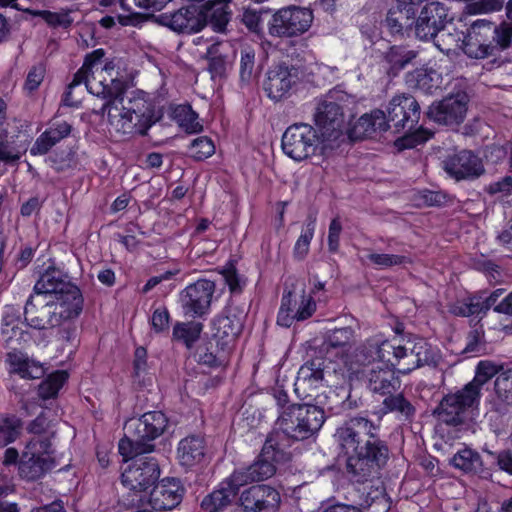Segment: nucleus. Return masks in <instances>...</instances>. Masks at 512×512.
Here are the masks:
<instances>
[{"mask_svg": "<svg viewBox=\"0 0 512 512\" xmlns=\"http://www.w3.org/2000/svg\"><path fill=\"white\" fill-rule=\"evenodd\" d=\"M380 422L354 416L337 428L334 437L347 455V471L352 480L364 483L379 475L389 460V447L378 437Z\"/></svg>", "mask_w": 512, "mask_h": 512, "instance_id": "obj_1", "label": "nucleus"}, {"mask_svg": "<svg viewBox=\"0 0 512 512\" xmlns=\"http://www.w3.org/2000/svg\"><path fill=\"white\" fill-rule=\"evenodd\" d=\"M406 343L400 344L397 339H386L383 335H375L361 346L340 357L334 373L344 382L352 384L361 377L365 367L374 361L385 364V367L396 370L397 366L405 367Z\"/></svg>", "mask_w": 512, "mask_h": 512, "instance_id": "obj_2", "label": "nucleus"}, {"mask_svg": "<svg viewBox=\"0 0 512 512\" xmlns=\"http://www.w3.org/2000/svg\"><path fill=\"white\" fill-rule=\"evenodd\" d=\"M122 61L113 59L106 62L103 71L110 76V83H105L107 93L105 96H98L105 99L97 114H108L109 132L116 141H124L127 134L128 108L124 105V97L127 89V80L119 76L118 70Z\"/></svg>", "mask_w": 512, "mask_h": 512, "instance_id": "obj_3", "label": "nucleus"}, {"mask_svg": "<svg viewBox=\"0 0 512 512\" xmlns=\"http://www.w3.org/2000/svg\"><path fill=\"white\" fill-rule=\"evenodd\" d=\"M482 393L474 384L445 395L435 413L440 421L449 425H460L474 421L479 415Z\"/></svg>", "mask_w": 512, "mask_h": 512, "instance_id": "obj_4", "label": "nucleus"}, {"mask_svg": "<svg viewBox=\"0 0 512 512\" xmlns=\"http://www.w3.org/2000/svg\"><path fill=\"white\" fill-rule=\"evenodd\" d=\"M32 294L37 297L53 294L55 302L62 303L64 301L69 308L79 312L83 310L84 299L81 290L71 281L67 272L53 264L40 274Z\"/></svg>", "mask_w": 512, "mask_h": 512, "instance_id": "obj_5", "label": "nucleus"}, {"mask_svg": "<svg viewBox=\"0 0 512 512\" xmlns=\"http://www.w3.org/2000/svg\"><path fill=\"white\" fill-rule=\"evenodd\" d=\"M324 421V411L318 406L293 404L281 412L277 425L286 436L304 440L319 431Z\"/></svg>", "mask_w": 512, "mask_h": 512, "instance_id": "obj_6", "label": "nucleus"}, {"mask_svg": "<svg viewBox=\"0 0 512 512\" xmlns=\"http://www.w3.org/2000/svg\"><path fill=\"white\" fill-rule=\"evenodd\" d=\"M81 312L69 308L65 302H43L35 294H30L23 309L24 323L26 326L44 330L54 328L64 319H76Z\"/></svg>", "mask_w": 512, "mask_h": 512, "instance_id": "obj_7", "label": "nucleus"}, {"mask_svg": "<svg viewBox=\"0 0 512 512\" xmlns=\"http://www.w3.org/2000/svg\"><path fill=\"white\" fill-rule=\"evenodd\" d=\"M287 453L278 446L273 435L265 441L257 459L248 467L235 470L232 481L241 488L252 482H261L271 478L276 473L275 464L287 460Z\"/></svg>", "mask_w": 512, "mask_h": 512, "instance_id": "obj_8", "label": "nucleus"}, {"mask_svg": "<svg viewBox=\"0 0 512 512\" xmlns=\"http://www.w3.org/2000/svg\"><path fill=\"white\" fill-rule=\"evenodd\" d=\"M133 423V438H130V454H149L154 451L153 441L160 437L168 426V418L161 411H149Z\"/></svg>", "mask_w": 512, "mask_h": 512, "instance_id": "obj_9", "label": "nucleus"}, {"mask_svg": "<svg viewBox=\"0 0 512 512\" xmlns=\"http://www.w3.org/2000/svg\"><path fill=\"white\" fill-rule=\"evenodd\" d=\"M312 10L289 6L276 11L267 23L270 36L276 38L297 37L309 30L313 23Z\"/></svg>", "mask_w": 512, "mask_h": 512, "instance_id": "obj_10", "label": "nucleus"}, {"mask_svg": "<svg viewBox=\"0 0 512 512\" xmlns=\"http://www.w3.org/2000/svg\"><path fill=\"white\" fill-rule=\"evenodd\" d=\"M160 477V467L154 457L130 454V502L146 500L150 489Z\"/></svg>", "mask_w": 512, "mask_h": 512, "instance_id": "obj_11", "label": "nucleus"}, {"mask_svg": "<svg viewBox=\"0 0 512 512\" xmlns=\"http://www.w3.org/2000/svg\"><path fill=\"white\" fill-rule=\"evenodd\" d=\"M319 137L309 124L298 123L289 126L282 136V150L295 161L305 160L316 153Z\"/></svg>", "mask_w": 512, "mask_h": 512, "instance_id": "obj_12", "label": "nucleus"}, {"mask_svg": "<svg viewBox=\"0 0 512 512\" xmlns=\"http://www.w3.org/2000/svg\"><path fill=\"white\" fill-rule=\"evenodd\" d=\"M316 309V299H313L311 295H306L305 290L298 297L292 291L285 292L281 298L277 324L289 328L295 322H302L311 318Z\"/></svg>", "mask_w": 512, "mask_h": 512, "instance_id": "obj_13", "label": "nucleus"}, {"mask_svg": "<svg viewBox=\"0 0 512 512\" xmlns=\"http://www.w3.org/2000/svg\"><path fill=\"white\" fill-rule=\"evenodd\" d=\"M214 292L215 283L208 279H199L186 286L179 294L183 313L194 318L207 314Z\"/></svg>", "mask_w": 512, "mask_h": 512, "instance_id": "obj_14", "label": "nucleus"}, {"mask_svg": "<svg viewBox=\"0 0 512 512\" xmlns=\"http://www.w3.org/2000/svg\"><path fill=\"white\" fill-rule=\"evenodd\" d=\"M448 8L439 1H431L424 5L419 16L414 19V32L418 39L430 41L441 32L451 21Z\"/></svg>", "mask_w": 512, "mask_h": 512, "instance_id": "obj_15", "label": "nucleus"}, {"mask_svg": "<svg viewBox=\"0 0 512 512\" xmlns=\"http://www.w3.org/2000/svg\"><path fill=\"white\" fill-rule=\"evenodd\" d=\"M155 96L143 90L130 91V123L134 133L145 135L160 120L161 114L156 110Z\"/></svg>", "mask_w": 512, "mask_h": 512, "instance_id": "obj_16", "label": "nucleus"}, {"mask_svg": "<svg viewBox=\"0 0 512 512\" xmlns=\"http://www.w3.org/2000/svg\"><path fill=\"white\" fill-rule=\"evenodd\" d=\"M492 25L487 19H478L472 23L467 35L461 40V49L465 55L480 60L496 54L497 46L488 41Z\"/></svg>", "mask_w": 512, "mask_h": 512, "instance_id": "obj_17", "label": "nucleus"}, {"mask_svg": "<svg viewBox=\"0 0 512 512\" xmlns=\"http://www.w3.org/2000/svg\"><path fill=\"white\" fill-rule=\"evenodd\" d=\"M245 512H278L281 496L268 485H253L245 489L239 498Z\"/></svg>", "mask_w": 512, "mask_h": 512, "instance_id": "obj_18", "label": "nucleus"}, {"mask_svg": "<svg viewBox=\"0 0 512 512\" xmlns=\"http://www.w3.org/2000/svg\"><path fill=\"white\" fill-rule=\"evenodd\" d=\"M161 22L175 32L190 34L200 31L206 25L207 15L202 8L192 4L162 14Z\"/></svg>", "mask_w": 512, "mask_h": 512, "instance_id": "obj_19", "label": "nucleus"}, {"mask_svg": "<svg viewBox=\"0 0 512 512\" xmlns=\"http://www.w3.org/2000/svg\"><path fill=\"white\" fill-rule=\"evenodd\" d=\"M299 80L300 70L298 68L279 64L267 72L264 89L270 99L279 101L290 94Z\"/></svg>", "mask_w": 512, "mask_h": 512, "instance_id": "obj_20", "label": "nucleus"}, {"mask_svg": "<svg viewBox=\"0 0 512 512\" xmlns=\"http://www.w3.org/2000/svg\"><path fill=\"white\" fill-rule=\"evenodd\" d=\"M242 329V313L232 309L224 310L213 320V339L223 351H231Z\"/></svg>", "mask_w": 512, "mask_h": 512, "instance_id": "obj_21", "label": "nucleus"}, {"mask_svg": "<svg viewBox=\"0 0 512 512\" xmlns=\"http://www.w3.org/2000/svg\"><path fill=\"white\" fill-rule=\"evenodd\" d=\"M467 112V99L463 94H456L444 98L429 107L427 115L433 121L444 124H459L464 120Z\"/></svg>", "mask_w": 512, "mask_h": 512, "instance_id": "obj_22", "label": "nucleus"}, {"mask_svg": "<svg viewBox=\"0 0 512 512\" xmlns=\"http://www.w3.org/2000/svg\"><path fill=\"white\" fill-rule=\"evenodd\" d=\"M326 361L314 358L306 361L298 370L295 392L299 397L311 396V392L325 384Z\"/></svg>", "mask_w": 512, "mask_h": 512, "instance_id": "obj_23", "label": "nucleus"}, {"mask_svg": "<svg viewBox=\"0 0 512 512\" xmlns=\"http://www.w3.org/2000/svg\"><path fill=\"white\" fill-rule=\"evenodd\" d=\"M420 107L411 95H398L392 98L388 106L387 120L394 122L399 129H412L418 122Z\"/></svg>", "mask_w": 512, "mask_h": 512, "instance_id": "obj_24", "label": "nucleus"}, {"mask_svg": "<svg viewBox=\"0 0 512 512\" xmlns=\"http://www.w3.org/2000/svg\"><path fill=\"white\" fill-rule=\"evenodd\" d=\"M183 487L175 478H164L148 493L146 503L154 510H172L180 504Z\"/></svg>", "mask_w": 512, "mask_h": 512, "instance_id": "obj_25", "label": "nucleus"}, {"mask_svg": "<svg viewBox=\"0 0 512 512\" xmlns=\"http://www.w3.org/2000/svg\"><path fill=\"white\" fill-rule=\"evenodd\" d=\"M405 367L397 369L400 374H409L424 365H436L439 360V351L423 338L406 341Z\"/></svg>", "mask_w": 512, "mask_h": 512, "instance_id": "obj_26", "label": "nucleus"}, {"mask_svg": "<svg viewBox=\"0 0 512 512\" xmlns=\"http://www.w3.org/2000/svg\"><path fill=\"white\" fill-rule=\"evenodd\" d=\"M405 367L397 369L400 374H409L424 365H436L439 360V351L423 338L406 341Z\"/></svg>", "mask_w": 512, "mask_h": 512, "instance_id": "obj_27", "label": "nucleus"}, {"mask_svg": "<svg viewBox=\"0 0 512 512\" xmlns=\"http://www.w3.org/2000/svg\"><path fill=\"white\" fill-rule=\"evenodd\" d=\"M314 121L323 136L337 138L344 126V113L338 103L327 98L318 103Z\"/></svg>", "mask_w": 512, "mask_h": 512, "instance_id": "obj_28", "label": "nucleus"}, {"mask_svg": "<svg viewBox=\"0 0 512 512\" xmlns=\"http://www.w3.org/2000/svg\"><path fill=\"white\" fill-rule=\"evenodd\" d=\"M57 466L55 457H44L30 452L25 448L21 452V461L18 467V476L26 482H36Z\"/></svg>", "mask_w": 512, "mask_h": 512, "instance_id": "obj_29", "label": "nucleus"}, {"mask_svg": "<svg viewBox=\"0 0 512 512\" xmlns=\"http://www.w3.org/2000/svg\"><path fill=\"white\" fill-rule=\"evenodd\" d=\"M444 167L446 172L457 180L478 177L484 172L481 159L466 150L448 158Z\"/></svg>", "mask_w": 512, "mask_h": 512, "instance_id": "obj_30", "label": "nucleus"}, {"mask_svg": "<svg viewBox=\"0 0 512 512\" xmlns=\"http://www.w3.org/2000/svg\"><path fill=\"white\" fill-rule=\"evenodd\" d=\"M368 366L365 367V371L358 380L365 378L367 387L372 393L381 396L390 395L400 387V380L392 368L373 367L367 369Z\"/></svg>", "mask_w": 512, "mask_h": 512, "instance_id": "obj_31", "label": "nucleus"}, {"mask_svg": "<svg viewBox=\"0 0 512 512\" xmlns=\"http://www.w3.org/2000/svg\"><path fill=\"white\" fill-rule=\"evenodd\" d=\"M504 293V289L494 290L486 299L480 296H470L459 300L450 306L449 311L456 316L469 317L485 314L496 303Z\"/></svg>", "mask_w": 512, "mask_h": 512, "instance_id": "obj_32", "label": "nucleus"}, {"mask_svg": "<svg viewBox=\"0 0 512 512\" xmlns=\"http://www.w3.org/2000/svg\"><path fill=\"white\" fill-rule=\"evenodd\" d=\"M389 128L387 116L384 111L374 109L363 114L350 128L349 138L353 141L370 137L377 131H386Z\"/></svg>", "mask_w": 512, "mask_h": 512, "instance_id": "obj_33", "label": "nucleus"}, {"mask_svg": "<svg viewBox=\"0 0 512 512\" xmlns=\"http://www.w3.org/2000/svg\"><path fill=\"white\" fill-rule=\"evenodd\" d=\"M73 130V127L67 121H54L50 127L46 129L35 140L30 149L32 155H45L52 147L61 140L67 138Z\"/></svg>", "mask_w": 512, "mask_h": 512, "instance_id": "obj_34", "label": "nucleus"}, {"mask_svg": "<svg viewBox=\"0 0 512 512\" xmlns=\"http://www.w3.org/2000/svg\"><path fill=\"white\" fill-rule=\"evenodd\" d=\"M239 489V486H235V482L232 481V475H230L219 483L216 489L203 498L201 507L208 512H217L232 501Z\"/></svg>", "mask_w": 512, "mask_h": 512, "instance_id": "obj_35", "label": "nucleus"}, {"mask_svg": "<svg viewBox=\"0 0 512 512\" xmlns=\"http://www.w3.org/2000/svg\"><path fill=\"white\" fill-rule=\"evenodd\" d=\"M205 451V441L202 437L188 436L178 443L179 463L187 468L199 465L204 460Z\"/></svg>", "mask_w": 512, "mask_h": 512, "instance_id": "obj_36", "label": "nucleus"}, {"mask_svg": "<svg viewBox=\"0 0 512 512\" xmlns=\"http://www.w3.org/2000/svg\"><path fill=\"white\" fill-rule=\"evenodd\" d=\"M493 408L501 414L512 409V368L500 372L494 383Z\"/></svg>", "mask_w": 512, "mask_h": 512, "instance_id": "obj_37", "label": "nucleus"}, {"mask_svg": "<svg viewBox=\"0 0 512 512\" xmlns=\"http://www.w3.org/2000/svg\"><path fill=\"white\" fill-rule=\"evenodd\" d=\"M170 117L187 134H197L203 130L198 113L189 104L174 106Z\"/></svg>", "mask_w": 512, "mask_h": 512, "instance_id": "obj_38", "label": "nucleus"}, {"mask_svg": "<svg viewBox=\"0 0 512 512\" xmlns=\"http://www.w3.org/2000/svg\"><path fill=\"white\" fill-rule=\"evenodd\" d=\"M451 465L467 474H480L483 472V461L480 454L470 448L459 449L450 461Z\"/></svg>", "mask_w": 512, "mask_h": 512, "instance_id": "obj_39", "label": "nucleus"}, {"mask_svg": "<svg viewBox=\"0 0 512 512\" xmlns=\"http://www.w3.org/2000/svg\"><path fill=\"white\" fill-rule=\"evenodd\" d=\"M23 424L16 414L0 412V448L13 444L21 437Z\"/></svg>", "mask_w": 512, "mask_h": 512, "instance_id": "obj_40", "label": "nucleus"}, {"mask_svg": "<svg viewBox=\"0 0 512 512\" xmlns=\"http://www.w3.org/2000/svg\"><path fill=\"white\" fill-rule=\"evenodd\" d=\"M230 352L223 351L221 346H217V342L207 341L197 347L196 357L200 364L208 367H219L224 364Z\"/></svg>", "mask_w": 512, "mask_h": 512, "instance_id": "obj_41", "label": "nucleus"}, {"mask_svg": "<svg viewBox=\"0 0 512 512\" xmlns=\"http://www.w3.org/2000/svg\"><path fill=\"white\" fill-rule=\"evenodd\" d=\"M209 19V24L216 32H224L229 22V11L227 1H207L202 8Z\"/></svg>", "mask_w": 512, "mask_h": 512, "instance_id": "obj_42", "label": "nucleus"}, {"mask_svg": "<svg viewBox=\"0 0 512 512\" xmlns=\"http://www.w3.org/2000/svg\"><path fill=\"white\" fill-rule=\"evenodd\" d=\"M22 315L20 308L14 305H6L2 313L1 335L5 341L9 342L17 334H21L19 324L22 322Z\"/></svg>", "mask_w": 512, "mask_h": 512, "instance_id": "obj_43", "label": "nucleus"}, {"mask_svg": "<svg viewBox=\"0 0 512 512\" xmlns=\"http://www.w3.org/2000/svg\"><path fill=\"white\" fill-rule=\"evenodd\" d=\"M133 368V385L140 389L152 385V376L148 372L147 351L144 347H137L135 349Z\"/></svg>", "mask_w": 512, "mask_h": 512, "instance_id": "obj_44", "label": "nucleus"}, {"mask_svg": "<svg viewBox=\"0 0 512 512\" xmlns=\"http://www.w3.org/2000/svg\"><path fill=\"white\" fill-rule=\"evenodd\" d=\"M316 228V217L314 215H310L301 230V234L296 240L293 247V255L296 259L303 260L308 252L310 243L314 237Z\"/></svg>", "mask_w": 512, "mask_h": 512, "instance_id": "obj_45", "label": "nucleus"}, {"mask_svg": "<svg viewBox=\"0 0 512 512\" xmlns=\"http://www.w3.org/2000/svg\"><path fill=\"white\" fill-rule=\"evenodd\" d=\"M416 53L402 46H393L386 53L385 59L389 64V73L396 75L405 68L414 58Z\"/></svg>", "mask_w": 512, "mask_h": 512, "instance_id": "obj_46", "label": "nucleus"}, {"mask_svg": "<svg viewBox=\"0 0 512 512\" xmlns=\"http://www.w3.org/2000/svg\"><path fill=\"white\" fill-rule=\"evenodd\" d=\"M91 72L81 66L80 69L73 75L72 81L69 83V88L73 89L76 86L84 83L87 90L95 96H105L106 90V79L96 80L94 77L90 78Z\"/></svg>", "mask_w": 512, "mask_h": 512, "instance_id": "obj_47", "label": "nucleus"}, {"mask_svg": "<svg viewBox=\"0 0 512 512\" xmlns=\"http://www.w3.org/2000/svg\"><path fill=\"white\" fill-rule=\"evenodd\" d=\"M68 379V373L57 370L43 380L38 387V395L43 400L54 398Z\"/></svg>", "mask_w": 512, "mask_h": 512, "instance_id": "obj_48", "label": "nucleus"}, {"mask_svg": "<svg viewBox=\"0 0 512 512\" xmlns=\"http://www.w3.org/2000/svg\"><path fill=\"white\" fill-rule=\"evenodd\" d=\"M381 412L382 414L396 412L400 417L409 419L414 415L415 408L402 394H390L383 400Z\"/></svg>", "mask_w": 512, "mask_h": 512, "instance_id": "obj_49", "label": "nucleus"}, {"mask_svg": "<svg viewBox=\"0 0 512 512\" xmlns=\"http://www.w3.org/2000/svg\"><path fill=\"white\" fill-rule=\"evenodd\" d=\"M202 329V324L197 322H178L173 327V338L191 348L200 337Z\"/></svg>", "mask_w": 512, "mask_h": 512, "instance_id": "obj_50", "label": "nucleus"}, {"mask_svg": "<svg viewBox=\"0 0 512 512\" xmlns=\"http://www.w3.org/2000/svg\"><path fill=\"white\" fill-rule=\"evenodd\" d=\"M56 431H51L47 435L33 437L28 440L25 444V449L35 454L42 455L44 457H54V448L52 439L55 438Z\"/></svg>", "mask_w": 512, "mask_h": 512, "instance_id": "obj_51", "label": "nucleus"}, {"mask_svg": "<svg viewBox=\"0 0 512 512\" xmlns=\"http://www.w3.org/2000/svg\"><path fill=\"white\" fill-rule=\"evenodd\" d=\"M499 369L500 366L495 362L490 360H481L476 366L474 379L468 384L476 385L479 389V392L482 393L483 385L495 375H498Z\"/></svg>", "mask_w": 512, "mask_h": 512, "instance_id": "obj_52", "label": "nucleus"}, {"mask_svg": "<svg viewBox=\"0 0 512 512\" xmlns=\"http://www.w3.org/2000/svg\"><path fill=\"white\" fill-rule=\"evenodd\" d=\"M486 352L484 330L482 327L472 329L466 337V345L463 353L467 356H480Z\"/></svg>", "mask_w": 512, "mask_h": 512, "instance_id": "obj_53", "label": "nucleus"}, {"mask_svg": "<svg viewBox=\"0 0 512 512\" xmlns=\"http://www.w3.org/2000/svg\"><path fill=\"white\" fill-rule=\"evenodd\" d=\"M485 159L488 163L499 164L508 160L512 169V142H506L503 145H490L485 148Z\"/></svg>", "mask_w": 512, "mask_h": 512, "instance_id": "obj_54", "label": "nucleus"}, {"mask_svg": "<svg viewBox=\"0 0 512 512\" xmlns=\"http://www.w3.org/2000/svg\"><path fill=\"white\" fill-rule=\"evenodd\" d=\"M355 340V330L351 327H343L330 331L326 338V344L332 348H345Z\"/></svg>", "mask_w": 512, "mask_h": 512, "instance_id": "obj_55", "label": "nucleus"}, {"mask_svg": "<svg viewBox=\"0 0 512 512\" xmlns=\"http://www.w3.org/2000/svg\"><path fill=\"white\" fill-rule=\"evenodd\" d=\"M463 36V33L460 31L455 30V32H446L443 29L432 40L440 51L449 53L454 50V48H461V40L463 39Z\"/></svg>", "mask_w": 512, "mask_h": 512, "instance_id": "obj_56", "label": "nucleus"}, {"mask_svg": "<svg viewBox=\"0 0 512 512\" xmlns=\"http://www.w3.org/2000/svg\"><path fill=\"white\" fill-rule=\"evenodd\" d=\"M24 12L42 17L45 20V22L52 27L68 28L73 23V19L70 17L68 12L57 13L47 10L32 11L30 9H26L24 10Z\"/></svg>", "mask_w": 512, "mask_h": 512, "instance_id": "obj_57", "label": "nucleus"}, {"mask_svg": "<svg viewBox=\"0 0 512 512\" xmlns=\"http://www.w3.org/2000/svg\"><path fill=\"white\" fill-rule=\"evenodd\" d=\"M46 74V65L44 63H38L33 65L27 74L26 80L23 85V90L27 95H32L38 90L39 86L44 80Z\"/></svg>", "mask_w": 512, "mask_h": 512, "instance_id": "obj_58", "label": "nucleus"}, {"mask_svg": "<svg viewBox=\"0 0 512 512\" xmlns=\"http://www.w3.org/2000/svg\"><path fill=\"white\" fill-rule=\"evenodd\" d=\"M433 136L429 130L420 128L412 134L404 135L395 141V146L398 150L411 149L419 144L425 143Z\"/></svg>", "mask_w": 512, "mask_h": 512, "instance_id": "obj_59", "label": "nucleus"}, {"mask_svg": "<svg viewBox=\"0 0 512 512\" xmlns=\"http://www.w3.org/2000/svg\"><path fill=\"white\" fill-rule=\"evenodd\" d=\"M504 0H476L466 4L465 13L468 15H481L498 12L503 8Z\"/></svg>", "mask_w": 512, "mask_h": 512, "instance_id": "obj_60", "label": "nucleus"}, {"mask_svg": "<svg viewBox=\"0 0 512 512\" xmlns=\"http://www.w3.org/2000/svg\"><path fill=\"white\" fill-rule=\"evenodd\" d=\"M190 152L193 158L203 160L214 154L215 145L207 136H201L192 141Z\"/></svg>", "mask_w": 512, "mask_h": 512, "instance_id": "obj_61", "label": "nucleus"}, {"mask_svg": "<svg viewBox=\"0 0 512 512\" xmlns=\"http://www.w3.org/2000/svg\"><path fill=\"white\" fill-rule=\"evenodd\" d=\"M367 259L378 268H388L401 265L406 262V257L394 254L371 253Z\"/></svg>", "mask_w": 512, "mask_h": 512, "instance_id": "obj_62", "label": "nucleus"}, {"mask_svg": "<svg viewBox=\"0 0 512 512\" xmlns=\"http://www.w3.org/2000/svg\"><path fill=\"white\" fill-rule=\"evenodd\" d=\"M255 65V52L252 48L246 47L241 50L240 57V77L243 81H248L253 73Z\"/></svg>", "mask_w": 512, "mask_h": 512, "instance_id": "obj_63", "label": "nucleus"}, {"mask_svg": "<svg viewBox=\"0 0 512 512\" xmlns=\"http://www.w3.org/2000/svg\"><path fill=\"white\" fill-rule=\"evenodd\" d=\"M486 192L497 198L508 197L512 194V176H505L502 179L490 183Z\"/></svg>", "mask_w": 512, "mask_h": 512, "instance_id": "obj_64", "label": "nucleus"}]
</instances>
